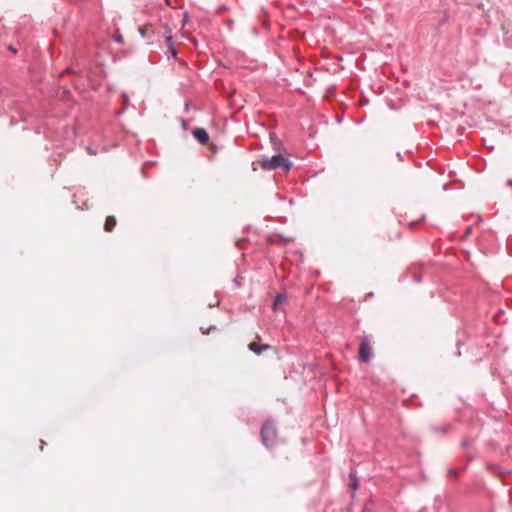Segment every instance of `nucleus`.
<instances>
[{"mask_svg": "<svg viewBox=\"0 0 512 512\" xmlns=\"http://www.w3.org/2000/svg\"><path fill=\"white\" fill-rule=\"evenodd\" d=\"M258 163L260 167L265 171H273L281 169L284 172H289L293 166V163L282 154H274L271 158L262 156Z\"/></svg>", "mask_w": 512, "mask_h": 512, "instance_id": "1", "label": "nucleus"}, {"mask_svg": "<svg viewBox=\"0 0 512 512\" xmlns=\"http://www.w3.org/2000/svg\"><path fill=\"white\" fill-rule=\"evenodd\" d=\"M277 436V427L274 421L270 419L266 420L262 424L260 431L262 444L268 449L274 447L277 443Z\"/></svg>", "mask_w": 512, "mask_h": 512, "instance_id": "2", "label": "nucleus"}, {"mask_svg": "<svg viewBox=\"0 0 512 512\" xmlns=\"http://www.w3.org/2000/svg\"><path fill=\"white\" fill-rule=\"evenodd\" d=\"M358 355L360 361L364 363L369 362L373 357L372 348L370 346V342L367 336H363L361 338Z\"/></svg>", "mask_w": 512, "mask_h": 512, "instance_id": "3", "label": "nucleus"}, {"mask_svg": "<svg viewBox=\"0 0 512 512\" xmlns=\"http://www.w3.org/2000/svg\"><path fill=\"white\" fill-rule=\"evenodd\" d=\"M192 135L193 137L202 145H206L208 144L209 140H210V136L208 134V132L204 129V128H201V127H195L192 129Z\"/></svg>", "mask_w": 512, "mask_h": 512, "instance_id": "4", "label": "nucleus"}, {"mask_svg": "<svg viewBox=\"0 0 512 512\" xmlns=\"http://www.w3.org/2000/svg\"><path fill=\"white\" fill-rule=\"evenodd\" d=\"M249 350L254 352L256 355H260L263 351L268 350L271 348L268 344H259L257 342H251L248 345Z\"/></svg>", "mask_w": 512, "mask_h": 512, "instance_id": "5", "label": "nucleus"}, {"mask_svg": "<svg viewBox=\"0 0 512 512\" xmlns=\"http://www.w3.org/2000/svg\"><path fill=\"white\" fill-rule=\"evenodd\" d=\"M116 223L117 221L115 216H108L105 220L104 230L107 232H111L116 226Z\"/></svg>", "mask_w": 512, "mask_h": 512, "instance_id": "6", "label": "nucleus"}, {"mask_svg": "<svg viewBox=\"0 0 512 512\" xmlns=\"http://www.w3.org/2000/svg\"><path fill=\"white\" fill-rule=\"evenodd\" d=\"M286 300V296L283 293H278L273 301L272 309L276 311L278 309V305Z\"/></svg>", "mask_w": 512, "mask_h": 512, "instance_id": "7", "label": "nucleus"}, {"mask_svg": "<svg viewBox=\"0 0 512 512\" xmlns=\"http://www.w3.org/2000/svg\"><path fill=\"white\" fill-rule=\"evenodd\" d=\"M350 484L349 487L352 491H355L358 488V478L354 471H351L349 474Z\"/></svg>", "mask_w": 512, "mask_h": 512, "instance_id": "8", "label": "nucleus"}, {"mask_svg": "<svg viewBox=\"0 0 512 512\" xmlns=\"http://www.w3.org/2000/svg\"><path fill=\"white\" fill-rule=\"evenodd\" d=\"M139 33L143 38H150L153 33L151 26L139 27Z\"/></svg>", "mask_w": 512, "mask_h": 512, "instance_id": "9", "label": "nucleus"}, {"mask_svg": "<svg viewBox=\"0 0 512 512\" xmlns=\"http://www.w3.org/2000/svg\"><path fill=\"white\" fill-rule=\"evenodd\" d=\"M450 429H451V426L449 424L432 427L433 432H440L443 434L448 433L450 431Z\"/></svg>", "mask_w": 512, "mask_h": 512, "instance_id": "10", "label": "nucleus"}, {"mask_svg": "<svg viewBox=\"0 0 512 512\" xmlns=\"http://www.w3.org/2000/svg\"><path fill=\"white\" fill-rule=\"evenodd\" d=\"M113 41L121 45L124 44V38L122 34L119 32V30H116V32L114 33Z\"/></svg>", "mask_w": 512, "mask_h": 512, "instance_id": "11", "label": "nucleus"}, {"mask_svg": "<svg viewBox=\"0 0 512 512\" xmlns=\"http://www.w3.org/2000/svg\"><path fill=\"white\" fill-rule=\"evenodd\" d=\"M473 440L469 438H465L461 441L460 446L463 450H468L472 445Z\"/></svg>", "mask_w": 512, "mask_h": 512, "instance_id": "12", "label": "nucleus"}, {"mask_svg": "<svg viewBox=\"0 0 512 512\" xmlns=\"http://www.w3.org/2000/svg\"><path fill=\"white\" fill-rule=\"evenodd\" d=\"M447 474H448V476H449V477H455V478H457V477H458L459 472H458V470H457V469H455V468H449V469H448V471H447Z\"/></svg>", "mask_w": 512, "mask_h": 512, "instance_id": "13", "label": "nucleus"}, {"mask_svg": "<svg viewBox=\"0 0 512 512\" xmlns=\"http://www.w3.org/2000/svg\"><path fill=\"white\" fill-rule=\"evenodd\" d=\"M242 281H243V277L241 276H237L234 278L233 282L234 284L237 286V287H241L242 286Z\"/></svg>", "mask_w": 512, "mask_h": 512, "instance_id": "14", "label": "nucleus"}, {"mask_svg": "<svg viewBox=\"0 0 512 512\" xmlns=\"http://www.w3.org/2000/svg\"><path fill=\"white\" fill-rule=\"evenodd\" d=\"M86 151L88 152V154L90 155H96L97 154V150L92 148L91 146H87L86 147Z\"/></svg>", "mask_w": 512, "mask_h": 512, "instance_id": "15", "label": "nucleus"}, {"mask_svg": "<svg viewBox=\"0 0 512 512\" xmlns=\"http://www.w3.org/2000/svg\"><path fill=\"white\" fill-rule=\"evenodd\" d=\"M169 52L173 57H176L177 49L174 47V45H171V47L169 48Z\"/></svg>", "mask_w": 512, "mask_h": 512, "instance_id": "16", "label": "nucleus"}, {"mask_svg": "<svg viewBox=\"0 0 512 512\" xmlns=\"http://www.w3.org/2000/svg\"><path fill=\"white\" fill-rule=\"evenodd\" d=\"M166 43L168 45V48H170L171 45H174L172 36H167L166 37Z\"/></svg>", "mask_w": 512, "mask_h": 512, "instance_id": "17", "label": "nucleus"}, {"mask_svg": "<svg viewBox=\"0 0 512 512\" xmlns=\"http://www.w3.org/2000/svg\"><path fill=\"white\" fill-rule=\"evenodd\" d=\"M460 345H462V341H461L460 338H458V340H457V347L459 348ZM455 354H456V356H460L461 355L460 350L458 349Z\"/></svg>", "mask_w": 512, "mask_h": 512, "instance_id": "18", "label": "nucleus"}, {"mask_svg": "<svg viewBox=\"0 0 512 512\" xmlns=\"http://www.w3.org/2000/svg\"><path fill=\"white\" fill-rule=\"evenodd\" d=\"M7 49H8L10 52L14 53V54H16V53H17V51H18V50H17V48H16L14 45H9V46L7 47Z\"/></svg>", "mask_w": 512, "mask_h": 512, "instance_id": "19", "label": "nucleus"}, {"mask_svg": "<svg viewBox=\"0 0 512 512\" xmlns=\"http://www.w3.org/2000/svg\"><path fill=\"white\" fill-rule=\"evenodd\" d=\"M466 458H467V462H470L475 458V456L473 454H467Z\"/></svg>", "mask_w": 512, "mask_h": 512, "instance_id": "20", "label": "nucleus"}, {"mask_svg": "<svg viewBox=\"0 0 512 512\" xmlns=\"http://www.w3.org/2000/svg\"><path fill=\"white\" fill-rule=\"evenodd\" d=\"M414 280H415V282L419 283V282H421V277L416 275V276H414Z\"/></svg>", "mask_w": 512, "mask_h": 512, "instance_id": "21", "label": "nucleus"}, {"mask_svg": "<svg viewBox=\"0 0 512 512\" xmlns=\"http://www.w3.org/2000/svg\"><path fill=\"white\" fill-rule=\"evenodd\" d=\"M45 444H46V442L41 440V447H40L41 450H43V447L45 446Z\"/></svg>", "mask_w": 512, "mask_h": 512, "instance_id": "22", "label": "nucleus"}, {"mask_svg": "<svg viewBox=\"0 0 512 512\" xmlns=\"http://www.w3.org/2000/svg\"><path fill=\"white\" fill-rule=\"evenodd\" d=\"M507 185H508V186H510V187H512V179H509V180L507 181Z\"/></svg>", "mask_w": 512, "mask_h": 512, "instance_id": "23", "label": "nucleus"}, {"mask_svg": "<svg viewBox=\"0 0 512 512\" xmlns=\"http://www.w3.org/2000/svg\"><path fill=\"white\" fill-rule=\"evenodd\" d=\"M397 157H398L400 160H402V155H401V153H400V152H398V153H397Z\"/></svg>", "mask_w": 512, "mask_h": 512, "instance_id": "24", "label": "nucleus"}, {"mask_svg": "<svg viewBox=\"0 0 512 512\" xmlns=\"http://www.w3.org/2000/svg\"><path fill=\"white\" fill-rule=\"evenodd\" d=\"M123 97H124V100H125V101H128V97H127V95H126V94H123Z\"/></svg>", "mask_w": 512, "mask_h": 512, "instance_id": "25", "label": "nucleus"}, {"mask_svg": "<svg viewBox=\"0 0 512 512\" xmlns=\"http://www.w3.org/2000/svg\"><path fill=\"white\" fill-rule=\"evenodd\" d=\"M65 72L70 73V72H72V70H71L70 68H67V69L65 70Z\"/></svg>", "mask_w": 512, "mask_h": 512, "instance_id": "26", "label": "nucleus"}, {"mask_svg": "<svg viewBox=\"0 0 512 512\" xmlns=\"http://www.w3.org/2000/svg\"><path fill=\"white\" fill-rule=\"evenodd\" d=\"M211 329H214V326H211L205 333H208Z\"/></svg>", "mask_w": 512, "mask_h": 512, "instance_id": "27", "label": "nucleus"}, {"mask_svg": "<svg viewBox=\"0 0 512 512\" xmlns=\"http://www.w3.org/2000/svg\"><path fill=\"white\" fill-rule=\"evenodd\" d=\"M166 1H167V3H169L170 0H166Z\"/></svg>", "mask_w": 512, "mask_h": 512, "instance_id": "28", "label": "nucleus"}]
</instances>
